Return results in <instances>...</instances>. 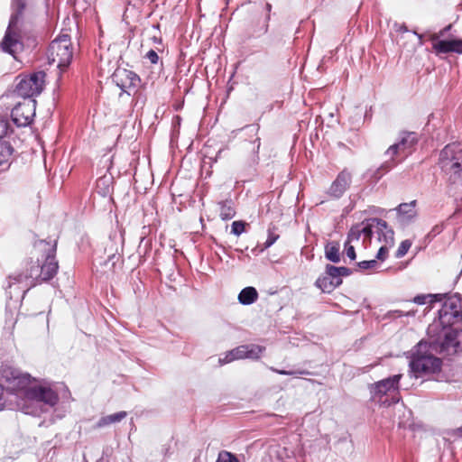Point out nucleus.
Returning a JSON list of instances; mask_svg holds the SVG:
<instances>
[{
  "mask_svg": "<svg viewBox=\"0 0 462 462\" xmlns=\"http://www.w3.org/2000/svg\"><path fill=\"white\" fill-rule=\"evenodd\" d=\"M13 9L14 12L11 15L5 34L0 42V49L4 52L15 57V55L23 49V44L19 33L18 23L24 9L20 10L18 6H13Z\"/></svg>",
  "mask_w": 462,
  "mask_h": 462,
  "instance_id": "8",
  "label": "nucleus"
},
{
  "mask_svg": "<svg viewBox=\"0 0 462 462\" xmlns=\"http://www.w3.org/2000/svg\"><path fill=\"white\" fill-rule=\"evenodd\" d=\"M434 346L431 342L420 341L411 350L410 356L411 373L415 377L435 374L441 368L442 361L433 354Z\"/></svg>",
  "mask_w": 462,
  "mask_h": 462,
  "instance_id": "1",
  "label": "nucleus"
},
{
  "mask_svg": "<svg viewBox=\"0 0 462 462\" xmlns=\"http://www.w3.org/2000/svg\"><path fill=\"white\" fill-rule=\"evenodd\" d=\"M35 100L26 99L17 104L11 112L14 123L19 126L29 125L35 116Z\"/></svg>",
  "mask_w": 462,
  "mask_h": 462,
  "instance_id": "11",
  "label": "nucleus"
},
{
  "mask_svg": "<svg viewBox=\"0 0 462 462\" xmlns=\"http://www.w3.org/2000/svg\"><path fill=\"white\" fill-rule=\"evenodd\" d=\"M353 174L348 169L342 170L331 183L328 193L329 196L339 199L349 189Z\"/></svg>",
  "mask_w": 462,
  "mask_h": 462,
  "instance_id": "15",
  "label": "nucleus"
},
{
  "mask_svg": "<svg viewBox=\"0 0 462 462\" xmlns=\"http://www.w3.org/2000/svg\"><path fill=\"white\" fill-rule=\"evenodd\" d=\"M254 143H257L256 147L254 149V155L252 157V164H257L259 162L258 152L260 149V139L257 138Z\"/></svg>",
  "mask_w": 462,
  "mask_h": 462,
  "instance_id": "39",
  "label": "nucleus"
},
{
  "mask_svg": "<svg viewBox=\"0 0 462 462\" xmlns=\"http://www.w3.org/2000/svg\"><path fill=\"white\" fill-rule=\"evenodd\" d=\"M46 55L49 64L56 65L60 69H66L73 56L69 36L62 34L53 40L49 45Z\"/></svg>",
  "mask_w": 462,
  "mask_h": 462,
  "instance_id": "6",
  "label": "nucleus"
},
{
  "mask_svg": "<svg viewBox=\"0 0 462 462\" xmlns=\"http://www.w3.org/2000/svg\"><path fill=\"white\" fill-rule=\"evenodd\" d=\"M372 235H373V231H372V221H371L366 226L357 225V226H353L347 235L346 242L351 243V244L354 242H358L362 236L364 237V241L366 239L370 240L372 237Z\"/></svg>",
  "mask_w": 462,
  "mask_h": 462,
  "instance_id": "19",
  "label": "nucleus"
},
{
  "mask_svg": "<svg viewBox=\"0 0 462 462\" xmlns=\"http://www.w3.org/2000/svg\"><path fill=\"white\" fill-rule=\"evenodd\" d=\"M345 250H346V254L349 259L355 260L356 258L355 246L351 243H348L346 241Z\"/></svg>",
  "mask_w": 462,
  "mask_h": 462,
  "instance_id": "35",
  "label": "nucleus"
},
{
  "mask_svg": "<svg viewBox=\"0 0 462 462\" xmlns=\"http://www.w3.org/2000/svg\"><path fill=\"white\" fill-rule=\"evenodd\" d=\"M3 406H4L3 399H0V411L3 409Z\"/></svg>",
  "mask_w": 462,
  "mask_h": 462,
  "instance_id": "47",
  "label": "nucleus"
},
{
  "mask_svg": "<svg viewBox=\"0 0 462 462\" xmlns=\"http://www.w3.org/2000/svg\"><path fill=\"white\" fill-rule=\"evenodd\" d=\"M265 9H266V12L268 13V14H267V17H266V23H265L264 28H263V33L267 32V31H268V21L270 20V12L272 10V5L267 3L265 5Z\"/></svg>",
  "mask_w": 462,
  "mask_h": 462,
  "instance_id": "41",
  "label": "nucleus"
},
{
  "mask_svg": "<svg viewBox=\"0 0 462 462\" xmlns=\"http://www.w3.org/2000/svg\"><path fill=\"white\" fill-rule=\"evenodd\" d=\"M55 245L51 246L50 253L45 258L44 263L40 265L39 263H33L27 271L26 274H16L10 275L8 281V286L11 288L13 285L18 283L21 284L23 282L32 279L30 287L34 286L36 283L49 281L54 277L58 271V262L55 259Z\"/></svg>",
  "mask_w": 462,
  "mask_h": 462,
  "instance_id": "3",
  "label": "nucleus"
},
{
  "mask_svg": "<svg viewBox=\"0 0 462 462\" xmlns=\"http://www.w3.org/2000/svg\"><path fill=\"white\" fill-rule=\"evenodd\" d=\"M272 371L279 374H285V375H295V374H304V372H295V371H286V370H279V369H276V368H271Z\"/></svg>",
  "mask_w": 462,
  "mask_h": 462,
  "instance_id": "40",
  "label": "nucleus"
},
{
  "mask_svg": "<svg viewBox=\"0 0 462 462\" xmlns=\"http://www.w3.org/2000/svg\"><path fill=\"white\" fill-rule=\"evenodd\" d=\"M439 164L448 178V185L462 191V150L447 145L439 153Z\"/></svg>",
  "mask_w": 462,
  "mask_h": 462,
  "instance_id": "5",
  "label": "nucleus"
},
{
  "mask_svg": "<svg viewBox=\"0 0 462 462\" xmlns=\"http://www.w3.org/2000/svg\"><path fill=\"white\" fill-rule=\"evenodd\" d=\"M278 237L279 236L277 235L269 232L268 237H267V239H266V241L264 243V246L263 247L264 248H268L271 245H273L275 243V241L278 239Z\"/></svg>",
  "mask_w": 462,
  "mask_h": 462,
  "instance_id": "38",
  "label": "nucleus"
},
{
  "mask_svg": "<svg viewBox=\"0 0 462 462\" xmlns=\"http://www.w3.org/2000/svg\"><path fill=\"white\" fill-rule=\"evenodd\" d=\"M243 351L242 346H239L225 354L223 357H220L218 362L220 365H225L230 363L235 360L243 359Z\"/></svg>",
  "mask_w": 462,
  "mask_h": 462,
  "instance_id": "26",
  "label": "nucleus"
},
{
  "mask_svg": "<svg viewBox=\"0 0 462 462\" xmlns=\"http://www.w3.org/2000/svg\"><path fill=\"white\" fill-rule=\"evenodd\" d=\"M46 74L43 71L34 72L22 78L16 85V92L24 98L41 94L43 89Z\"/></svg>",
  "mask_w": 462,
  "mask_h": 462,
  "instance_id": "10",
  "label": "nucleus"
},
{
  "mask_svg": "<svg viewBox=\"0 0 462 462\" xmlns=\"http://www.w3.org/2000/svg\"><path fill=\"white\" fill-rule=\"evenodd\" d=\"M330 278L331 281H334L336 284L338 286L342 283V279L339 278L338 275V267L328 264L326 266L325 272Z\"/></svg>",
  "mask_w": 462,
  "mask_h": 462,
  "instance_id": "30",
  "label": "nucleus"
},
{
  "mask_svg": "<svg viewBox=\"0 0 462 462\" xmlns=\"http://www.w3.org/2000/svg\"><path fill=\"white\" fill-rule=\"evenodd\" d=\"M418 140L416 133L402 132L399 136V141L387 149L385 155L389 156V160H387L382 167L387 170L393 167V164H390V161H393V157L396 155H406L410 153L411 149L417 144Z\"/></svg>",
  "mask_w": 462,
  "mask_h": 462,
  "instance_id": "9",
  "label": "nucleus"
},
{
  "mask_svg": "<svg viewBox=\"0 0 462 462\" xmlns=\"http://www.w3.org/2000/svg\"><path fill=\"white\" fill-rule=\"evenodd\" d=\"M14 152V149L9 142L0 140V165L6 164L8 167Z\"/></svg>",
  "mask_w": 462,
  "mask_h": 462,
  "instance_id": "21",
  "label": "nucleus"
},
{
  "mask_svg": "<svg viewBox=\"0 0 462 462\" xmlns=\"http://www.w3.org/2000/svg\"><path fill=\"white\" fill-rule=\"evenodd\" d=\"M126 416V411H119L114 414L103 416L97 422L96 428L100 429L113 423L120 422L122 420L125 419Z\"/></svg>",
  "mask_w": 462,
  "mask_h": 462,
  "instance_id": "22",
  "label": "nucleus"
},
{
  "mask_svg": "<svg viewBox=\"0 0 462 462\" xmlns=\"http://www.w3.org/2000/svg\"><path fill=\"white\" fill-rule=\"evenodd\" d=\"M451 25H448L442 29L439 33L431 35L430 40L433 42V49L437 53H449L455 52L457 54H462V39L454 40H439L441 36L450 29Z\"/></svg>",
  "mask_w": 462,
  "mask_h": 462,
  "instance_id": "12",
  "label": "nucleus"
},
{
  "mask_svg": "<svg viewBox=\"0 0 462 462\" xmlns=\"http://www.w3.org/2000/svg\"><path fill=\"white\" fill-rule=\"evenodd\" d=\"M145 58L148 59L152 64H157L159 61V56L157 52L153 50H150L146 53Z\"/></svg>",
  "mask_w": 462,
  "mask_h": 462,
  "instance_id": "37",
  "label": "nucleus"
},
{
  "mask_svg": "<svg viewBox=\"0 0 462 462\" xmlns=\"http://www.w3.org/2000/svg\"><path fill=\"white\" fill-rule=\"evenodd\" d=\"M2 395H3V387H2V385L0 384V399H3V398H2Z\"/></svg>",
  "mask_w": 462,
  "mask_h": 462,
  "instance_id": "46",
  "label": "nucleus"
},
{
  "mask_svg": "<svg viewBox=\"0 0 462 462\" xmlns=\"http://www.w3.org/2000/svg\"><path fill=\"white\" fill-rule=\"evenodd\" d=\"M358 267L363 270H374L379 266V263L376 260H369V261H362L357 263Z\"/></svg>",
  "mask_w": 462,
  "mask_h": 462,
  "instance_id": "34",
  "label": "nucleus"
},
{
  "mask_svg": "<svg viewBox=\"0 0 462 462\" xmlns=\"http://www.w3.org/2000/svg\"><path fill=\"white\" fill-rule=\"evenodd\" d=\"M457 430L462 431V428H459Z\"/></svg>",
  "mask_w": 462,
  "mask_h": 462,
  "instance_id": "49",
  "label": "nucleus"
},
{
  "mask_svg": "<svg viewBox=\"0 0 462 462\" xmlns=\"http://www.w3.org/2000/svg\"><path fill=\"white\" fill-rule=\"evenodd\" d=\"M402 374H394L388 378L374 383L371 387V392L374 396H383L384 394L397 393Z\"/></svg>",
  "mask_w": 462,
  "mask_h": 462,
  "instance_id": "16",
  "label": "nucleus"
},
{
  "mask_svg": "<svg viewBox=\"0 0 462 462\" xmlns=\"http://www.w3.org/2000/svg\"><path fill=\"white\" fill-rule=\"evenodd\" d=\"M450 295H447V294H428V295H417L414 299H413V301L416 303V304H419V305H423L427 302V299H430V302H435V301H441L445 299V301L447 300V299L449 297Z\"/></svg>",
  "mask_w": 462,
  "mask_h": 462,
  "instance_id": "29",
  "label": "nucleus"
},
{
  "mask_svg": "<svg viewBox=\"0 0 462 462\" xmlns=\"http://www.w3.org/2000/svg\"><path fill=\"white\" fill-rule=\"evenodd\" d=\"M242 348H244L243 351V356L244 358H249V359H258L260 358L261 355L265 350L264 346H259V345H242Z\"/></svg>",
  "mask_w": 462,
  "mask_h": 462,
  "instance_id": "23",
  "label": "nucleus"
},
{
  "mask_svg": "<svg viewBox=\"0 0 462 462\" xmlns=\"http://www.w3.org/2000/svg\"><path fill=\"white\" fill-rule=\"evenodd\" d=\"M28 393L29 397L23 406L26 414L40 416L50 411L59 402L58 393L47 384L36 383Z\"/></svg>",
  "mask_w": 462,
  "mask_h": 462,
  "instance_id": "4",
  "label": "nucleus"
},
{
  "mask_svg": "<svg viewBox=\"0 0 462 462\" xmlns=\"http://www.w3.org/2000/svg\"><path fill=\"white\" fill-rule=\"evenodd\" d=\"M390 248L391 246L383 245L377 252L376 259L383 261L387 257Z\"/></svg>",
  "mask_w": 462,
  "mask_h": 462,
  "instance_id": "36",
  "label": "nucleus"
},
{
  "mask_svg": "<svg viewBox=\"0 0 462 462\" xmlns=\"http://www.w3.org/2000/svg\"><path fill=\"white\" fill-rule=\"evenodd\" d=\"M325 273L322 276L319 277L316 281V286L324 292H331L338 285Z\"/></svg>",
  "mask_w": 462,
  "mask_h": 462,
  "instance_id": "25",
  "label": "nucleus"
},
{
  "mask_svg": "<svg viewBox=\"0 0 462 462\" xmlns=\"http://www.w3.org/2000/svg\"><path fill=\"white\" fill-rule=\"evenodd\" d=\"M217 462H240L237 457L226 450H221L218 453Z\"/></svg>",
  "mask_w": 462,
  "mask_h": 462,
  "instance_id": "31",
  "label": "nucleus"
},
{
  "mask_svg": "<svg viewBox=\"0 0 462 462\" xmlns=\"http://www.w3.org/2000/svg\"><path fill=\"white\" fill-rule=\"evenodd\" d=\"M411 246V242L410 240H408V239L403 240L400 244V245L395 253V257L396 258L403 257L407 254V252L409 251Z\"/></svg>",
  "mask_w": 462,
  "mask_h": 462,
  "instance_id": "32",
  "label": "nucleus"
},
{
  "mask_svg": "<svg viewBox=\"0 0 462 462\" xmlns=\"http://www.w3.org/2000/svg\"><path fill=\"white\" fill-rule=\"evenodd\" d=\"M396 313H398V316L399 317H402V316H413L415 314L414 311H408L406 313L402 312V310H396L395 311Z\"/></svg>",
  "mask_w": 462,
  "mask_h": 462,
  "instance_id": "45",
  "label": "nucleus"
},
{
  "mask_svg": "<svg viewBox=\"0 0 462 462\" xmlns=\"http://www.w3.org/2000/svg\"><path fill=\"white\" fill-rule=\"evenodd\" d=\"M245 223L243 221H234L231 225V233L235 236H240L245 232Z\"/></svg>",
  "mask_w": 462,
  "mask_h": 462,
  "instance_id": "33",
  "label": "nucleus"
},
{
  "mask_svg": "<svg viewBox=\"0 0 462 462\" xmlns=\"http://www.w3.org/2000/svg\"><path fill=\"white\" fill-rule=\"evenodd\" d=\"M13 6H18L21 9L25 8V2L24 0H13Z\"/></svg>",
  "mask_w": 462,
  "mask_h": 462,
  "instance_id": "44",
  "label": "nucleus"
},
{
  "mask_svg": "<svg viewBox=\"0 0 462 462\" xmlns=\"http://www.w3.org/2000/svg\"><path fill=\"white\" fill-rule=\"evenodd\" d=\"M462 316V298L454 293L444 301L440 309L441 322L447 324L450 319Z\"/></svg>",
  "mask_w": 462,
  "mask_h": 462,
  "instance_id": "14",
  "label": "nucleus"
},
{
  "mask_svg": "<svg viewBox=\"0 0 462 462\" xmlns=\"http://www.w3.org/2000/svg\"><path fill=\"white\" fill-rule=\"evenodd\" d=\"M375 229L378 239L383 245L393 247L394 245V232L389 227L386 221L381 218H372V230Z\"/></svg>",
  "mask_w": 462,
  "mask_h": 462,
  "instance_id": "17",
  "label": "nucleus"
},
{
  "mask_svg": "<svg viewBox=\"0 0 462 462\" xmlns=\"http://www.w3.org/2000/svg\"><path fill=\"white\" fill-rule=\"evenodd\" d=\"M113 82L125 93L130 95L140 81L139 77L132 70L117 68L112 75Z\"/></svg>",
  "mask_w": 462,
  "mask_h": 462,
  "instance_id": "13",
  "label": "nucleus"
},
{
  "mask_svg": "<svg viewBox=\"0 0 462 462\" xmlns=\"http://www.w3.org/2000/svg\"><path fill=\"white\" fill-rule=\"evenodd\" d=\"M351 274V270L346 267H338V275L339 278L342 279L344 276H348Z\"/></svg>",
  "mask_w": 462,
  "mask_h": 462,
  "instance_id": "42",
  "label": "nucleus"
},
{
  "mask_svg": "<svg viewBox=\"0 0 462 462\" xmlns=\"http://www.w3.org/2000/svg\"><path fill=\"white\" fill-rule=\"evenodd\" d=\"M416 205L417 201L412 200L409 203H402L395 208L397 222L402 226H405L415 220L417 217Z\"/></svg>",
  "mask_w": 462,
  "mask_h": 462,
  "instance_id": "18",
  "label": "nucleus"
},
{
  "mask_svg": "<svg viewBox=\"0 0 462 462\" xmlns=\"http://www.w3.org/2000/svg\"><path fill=\"white\" fill-rule=\"evenodd\" d=\"M6 131H7L6 122L0 119V138H2L4 136V134H5Z\"/></svg>",
  "mask_w": 462,
  "mask_h": 462,
  "instance_id": "43",
  "label": "nucleus"
},
{
  "mask_svg": "<svg viewBox=\"0 0 462 462\" xmlns=\"http://www.w3.org/2000/svg\"><path fill=\"white\" fill-rule=\"evenodd\" d=\"M97 192L102 197L107 196L111 191V178L103 176L97 180Z\"/></svg>",
  "mask_w": 462,
  "mask_h": 462,
  "instance_id": "28",
  "label": "nucleus"
},
{
  "mask_svg": "<svg viewBox=\"0 0 462 462\" xmlns=\"http://www.w3.org/2000/svg\"><path fill=\"white\" fill-rule=\"evenodd\" d=\"M338 243H328L325 247V255L328 260L333 263H338L340 261Z\"/></svg>",
  "mask_w": 462,
  "mask_h": 462,
  "instance_id": "27",
  "label": "nucleus"
},
{
  "mask_svg": "<svg viewBox=\"0 0 462 462\" xmlns=\"http://www.w3.org/2000/svg\"><path fill=\"white\" fill-rule=\"evenodd\" d=\"M219 216L223 220H229L236 216V208L232 200L219 202Z\"/></svg>",
  "mask_w": 462,
  "mask_h": 462,
  "instance_id": "24",
  "label": "nucleus"
},
{
  "mask_svg": "<svg viewBox=\"0 0 462 462\" xmlns=\"http://www.w3.org/2000/svg\"><path fill=\"white\" fill-rule=\"evenodd\" d=\"M21 289L23 290V292L24 294L28 291L29 287H27L26 289H24V287H22Z\"/></svg>",
  "mask_w": 462,
  "mask_h": 462,
  "instance_id": "48",
  "label": "nucleus"
},
{
  "mask_svg": "<svg viewBox=\"0 0 462 462\" xmlns=\"http://www.w3.org/2000/svg\"><path fill=\"white\" fill-rule=\"evenodd\" d=\"M258 299V292L254 287H245L238 294V301L242 305H251Z\"/></svg>",
  "mask_w": 462,
  "mask_h": 462,
  "instance_id": "20",
  "label": "nucleus"
},
{
  "mask_svg": "<svg viewBox=\"0 0 462 462\" xmlns=\"http://www.w3.org/2000/svg\"><path fill=\"white\" fill-rule=\"evenodd\" d=\"M2 377L5 381V386L2 385L3 389L11 392L17 396H23L25 401L29 397V390L33 389L36 382L27 374H23L19 370L5 367L2 371Z\"/></svg>",
  "mask_w": 462,
  "mask_h": 462,
  "instance_id": "7",
  "label": "nucleus"
},
{
  "mask_svg": "<svg viewBox=\"0 0 462 462\" xmlns=\"http://www.w3.org/2000/svg\"><path fill=\"white\" fill-rule=\"evenodd\" d=\"M462 321V316L450 319L447 324L441 322L440 310H439V320L430 325L428 334L431 337V344L434 349L439 348L440 352H456L459 345L457 341L458 329L454 328V324Z\"/></svg>",
  "mask_w": 462,
  "mask_h": 462,
  "instance_id": "2",
  "label": "nucleus"
}]
</instances>
